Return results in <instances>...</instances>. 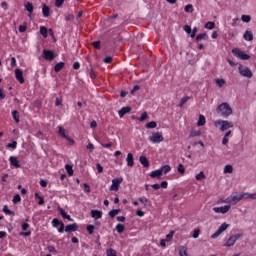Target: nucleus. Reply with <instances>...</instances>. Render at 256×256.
Here are the masks:
<instances>
[{
    "mask_svg": "<svg viewBox=\"0 0 256 256\" xmlns=\"http://www.w3.org/2000/svg\"><path fill=\"white\" fill-rule=\"evenodd\" d=\"M216 112L220 113L222 117H229V115H233V109L227 102L218 105Z\"/></svg>",
    "mask_w": 256,
    "mask_h": 256,
    "instance_id": "f257e3e1",
    "label": "nucleus"
},
{
    "mask_svg": "<svg viewBox=\"0 0 256 256\" xmlns=\"http://www.w3.org/2000/svg\"><path fill=\"white\" fill-rule=\"evenodd\" d=\"M232 53L235 57H237L238 59H241V61H249V59H251V56L249 54L243 52L239 48L232 49Z\"/></svg>",
    "mask_w": 256,
    "mask_h": 256,
    "instance_id": "f03ea898",
    "label": "nucleus"
},
{
    "mask_svg": "<svg viewBox=\"0 0 256 256\" xmlns=\"http://www.w3.org/2000/svg\"><path fill=\"white\" fill-rule=\"evenodd\" d=\"M215 127H220L222 132L227 131V129H231V127H233V122L227 120H217L215 122Z\"/></svg>",
    "mask_w": 256,
    "mask_h": 256,
    "instance_id": "7ed1b4c3",
    "label": "nucleus"
},
{
    "mask_svg": "<svg viewBox=\"0 0 256 256\" xmlns=\"http://www.w3.org/2000/svg\"><path fill=\"white\" fill-rule=\"evenodd\" d=\"M242 237H243V233H238L230 236L226 241V243L224 244V247H233V245H235L238 239H242Z\"/></svg>",
    "mask_w": 256,
    "mask_h": 256,
    "instance_id": "20e7f679",
    "label": "nucleus"
},
{
    "mask_svg": "<svg viewBox=\"0 0 256 256\" xmlns=\"http://www.w3.org/2000/svg\"><path fill=\"white\" fill-rule=\"evenodd\" d=\"M238 71L240 75H242V77H247L248 79H251V77H253V72H251V69H249V67L240 64L238 67Z\"/></svg>",
    "mask_w": 256,
    "mask_h": 256,
    "instance_id": "39448f33",
    "label": "nucleus"
},
{
    "mask_svg": "<svg viewBox=\"0 0 256 256\" xmlns=\"http://www.w3.org/2000/svg\"><path fill=\"white\" fill-rule=\"evenodd\" d=\"M243 198H242V195L239 194V195H236V196H229L226 198V203L230 204V205H237V203H239V201H242Z\"/></svg>",
    "mask_w": 256,
    "mask_h": 256,
    "instance_id": "423d86ee",
    "label": "nucleus"
},
{
    "mask_svg": "<svg viewBox=\"0 0 256 256\" xmlns=\"http://www.w3.org/2000/svg\"><path fill=\"white\" fill-rule=\"evenodd\" d=\"M227 229H229V224L227 223H223L218 230L211 235V239H217V237H219V235H221V233H224V231H227Z\"/></svg>",
    "mask_w": 256,
    "mask_h": 256,
    "instance_id": "0eeeda50",
    "label": "nucleus"
},
{
    "mask_svg": "<svg viewBox=\"0 0 256 256\" xmlns=\"http://www.w3.org/2000/svg\"><path fill=\"white\" fill-rule=\"evenodd\" d=\"M163 133L162 132H154L150 136V141L152 143H161L163 141Z\"/></svg>",
    "mask_w": 256,
    "mask_h": 256,
    "instance_id": "6e6552de",
    "label": "nucleus"
},
{
    "mask_svg": "<svg viewBox=\"0 0 256 256\" xmlns=\"http://www.w3.org/2000/svg\"><path fill=\"white\" fill-rule=\"evenodd\" d=\"M212 210L214 213H221L222 215H225V213H229V211H231V205L214 207Z\"/></svg>",
    "mask_w": 256,
    "mask_h": 256,
    "instance_id": "1a4fd4ad",
    "label": "nucleus"
},
{
    "mask_svg": "<svg viewBox=\"0 0 256 256\" xmlns=\"http://www.w3.org/2000/svg\"><path fill=\"white\" fill-rule=\"evenodd\" d=\"M123 183V177L115 178L112 180L110 191H119V185Z\"/></svg>",
    "mask_w": 256,
    "mask_h": 256,
    "instance_id": "9d476101",
    "label": "nucleus"
},
{
    "mask_svg": "<svg viewBox=\"0 0 256 256\" xmlns=\"http://www.w3.org/2000/svg\"><path fill=\"white\" fill-rule=\"evenodd\" d=\"M42 57L46 59V61H53L55 59V52L52 50H43Z\"/></svg>",
    "mask_w": 256,
    "mask_h": 256,
    "instance_id": "9b49d317",
    "label": "nucleus"
},
{
    "mask_svg": "<svg viewBox=\"0 0 256 256\" xmlns=\"http://www.w3.org/2000/svg\"><path fill=\"white\" fill-rule=\"evenodd\" d=\"M58 129V135H60V137H64V139H67V141H69L71 145L75 143L73 139H71L67 134H65V128H63V126H59Z\"/></svg>",
    "mask_w": 256,
    "mask_h": 256,
    "instance_id": "f8f14e48",
    "label": "nucleus"
},
{
    "mask_svg": "<svg viewBox=\"0 0 256 256\" xmlns=\"http://www.w3.org/2000/svg\"><path fill=\"white\" fill-rule=\"evenodd\" d=\"M75 231H79V226L77 225V223H73L65 226L66 233H74Z\"/></svg>",
    "mask_w": 256,
    "mask_h": 256,
    "instance_id": "ddd939ff",
    "label": "nucleus"
},
{
    "mask_svg": "<svg viewBox=\"0 0 256 256\" xmlns=\"http://www.w3.org/2000/svg\"><path fill=\"white\" fill-rule=\"evenodd\" d=\"M15 77L20 84L25 83V78L23 77V71H21L20 69L15 70Z\"/></svg>",
    "mask_w": 256,
    "mask_h": 256,
    "instance_id": "4468645a",
    "label": "nucleus"
},
{
    "mask_svg": "<svg viewBox=\"0 0 256 256\" xmlns=\"http://www.w3.org/2000/svg\"><path fill=\"white\" fill-rule=\"evenodd\" d=\"M9 161H10V165H12V167H15L16 169H19L21 167L19 160L15 156H10Z\"/></svg>",
    "mask_w": 256,
    "mask_h": 256,
    "instance_id": "2eb2a0df",
    "label": "nucleus"
},
{
    "mask_svg": "<svg viewBox=\"0 0 256 256\" xmlns=\"http://www.w3.org/2000/svg\"><path fill=\"white\" fill-rule=\"evenodd\" d=\"M127 113H131V107L129 106L121 108V110L118 112V115L119 117H125Z\"/></svg>",
    "mask_w": 256,
    "mask_h": 256,
    "instance_id": "dca6fc26",
    "label": "nucleus"
},
{
    "mask_svg": "<svg viewBox=\"0 0 256 256\" xmlns=\"http://www.w3.org/2000/svg\"><path fill=\"white\" fill-rule=\"evenodd\" d=\"M91 217L93 219H101V217H103V212L99 210H91Z\"/></svg>",
    "mask_w": 256,
    "mask_h": 256,
    "instance_id": "f3484780",
    "label": "nucleus"
},
{
    "mask_svg": "<svg viewBox=\"0 0 256 256\" xmlns=\"http://www.w3.org/2000/svg\"><path fill=\"white\" fill-rule=\"evenodd\" d=\"M241 195H242V199H252V201H255L256 193L244 192Z\"/></svg>",
    "mask_w": 256,
    "mask_h": 256,
    "instance_id": "a211bd4d",
    "label": "nucleus"
},
{
    "mask_svg": "<svg viewBox=\"0 0 256 256\" xmlns=\"http://www.w3.org/2000/svg\"><path fill=\"white\" fill-rule=\"evenodd\" d=\"M139 161H140L141 165H143V167H145V169H149V160L147 159V157L140 156Z\"/></svg>",
    "mask_w": 256,
    "mask_h": 256,
    "instance_id": "6ab92c4d",
    "label": "nucleus"
},
{
    "mask_svg": "<svg viewBox=\"0 0 256 256\" xmlns=\"http://www.w3.org/2000/svg\"><path fill=\"white\" fill-rule=\"evenodd\" d=\"M126 163L128 167H133L135 165V161L133 160V155L131 153H128Z\"/></svg>",
    "mask_w": 256,
    "mask_h": 256,
    "instance_id": "aec40b11",
    "label": "nucleus"
},
{
    "mask_svg": "<svg viewBox=\"0 0 256 256\" xmlns=\"http://www.w3.org/2000/svg\"><path fill=\"white\" fill-rule=\"evenodd\" d=\"M207 39H209V35H207L206 32L198 34L196 36V41H207Z\"/></svg>",
    "mask_w": 256,
    "mask_h": 256,
    "instance_id": "412c9836",
    "label": "nucleus"
},
{
    "mask_svg": "<svg viewBox=\"0 0 256 256\" xmlns=\"http://www.w3.org/2000/svg\"><path fill=\"white\" fill-rule=\"evenodd\" d=\"M119 213H121V209H113V210L109 211L108 215H109V217H111V219H115V217H117V215H119Z\"/></svg>",
    "mask_w": 256,
    "mask_h": 256,
    "instance_id": "4be33fe9",
    "label": "nucleus"
},
{
    "mask_svg": "<svg viewBox=\"0 0 256 256\" xmlns=\"http://www.w3.org/2000/svg\"><path fill=\"white\" fill-rule=\"evenodd\" d=\"M50 11L51 9L49 8V6L44 4L42 8L43 17H49Z\"/></svg>",
    "mask_w": 256,
    "mask_h": 256,
    "instance_id": "5701e85b",
    "label": "nucleus"
},
{
    "mask_svg": "<svg viewBox=\"0 0 256 256\" xmlns=\"http://www.w3.org/2000/svg\"><path fill=\"white\" fill-rule=\"evenodd\" d=\"M25 9H26V11H28L29 15H31L33 13V9H35V7L33 6V3L27 2L25 4Z\"/></svg>",
    "mask_w": 256,
    "mask_h": 256,
    "instance_id": "b1692460",
    "label": "nucleus"
},
{
    "mask_svg": "<svg viewBox=\"0 0 256 256\" xmlns=\"http://www.w3.org/2000/svg\"><path fill=\"white\" fill-rule=\"evenodd\" d=\"M245 41H253V33L249 32V30H247L244 35H243Z\"/></svg>",
    "mask_w": 256,
    "mask_h": 256,
    "instance_id": "393cba45",
    "label": "nucleus"
},
{
    "mask_svg": "<svg viewBox=\"0 0 256 256\" xmlns=\"http://www.w3.org/2000/svg\"><path fill=\"white\" fill-rule=\"evenodd\" d=\"M35 198L38 199V205H45V198L41 195H39V193H35Z\"/></svg>",
    "mask_w": 256,
    "mask_h": 256,
    "instance_id": "a878e982",
    "label": "nucleus"
},
{
    "mask_svg": "<svg viewBox=\"0 0 256 256\" xmlns=\"http://www.w3.org/2000/svg\"><path fill=\"white\" fill-rule=\"evenodd\" d=\"M178 251L180 256H189L187 255V247L185 246H179Z\"/></svg>",
    "mask_w": 256,
    "mask_h": 256,
    "instance_id": "bb28decb",
    "label": "nucleus"
},
{
    "mask_svg": "<svg viewBox=\"0 0 256 256\" xmlns=\"http://www.w3.org/2000/svg\"><path fill=\"white\" fill-rule=\"evenodd\" d=\"M160 171H161L162 175H165V174L169 173V171H171V166L164 165L160 168Z\"/></svg>",
    "mask_w": 256,
    "mask_h": 256,
    "instance_id": "cd10ccee",
    "label": "nucleus"
},
{
    "mask_svg": "<svg viewBox=\"0 0 256 256\" xmlns=\"http://www.w3.org/2000/svg\"><path fill=\"white\" fill-rule=\"evenodd\" d=\"M63 67H65V62H59L58 64L55 65L54 71L56 73H59V71H61V69H63Z\"/></svg>",
    "mask_w": 256,
    "mask_h": 256,
    "instance_id": "c85d7f7f",
    "label": "nucleus"
},
{
    "mask_svg": "<svg viewBox=\"0 0 256 256\" xmlns=\"http://www.w3.org/2000/svg\"><path fill=\"white\" fill-rule=\"evenodd\" d=\"M161 175H163L161 173V170L158 169V170H155V171H152L151 174H150V177H152V179H155V177H161Z\"/></svg>",
    "mask_w": 256,
    "mask_h": 256,
    "instance_id": "c756f323",
    "label": "nucleus"
},
{
    "mask_svg": "<svg viewBox=\"0 0 256 256\" xmlns=\"http://www.w3.org/2000/svg\"><path fill=\"white\" fill-rule=\"evenodd\" d=\"M3 212L6 215H11L12 217H15V213L13 211L9 210V207L7 205H4Z\"/></svg>",
    "mask_w": 256,
    "mask_h": 256,
    "instance_id": "7c9ffc66",
    "label": "nucleus"
},
{
    "mask_svg": "<svg viewBox=\"0 0 256 256\" xmlns=\"http://www.w3.org/2000/svg\"><path fill=\"white\" fill-rule=\"evenodd\" d=\"M40 33H41L42 37L47 38V34L49 33V30H47V27L41 26Z\"/></svg>",
    "mask_w": 256,
    "mask_h": 256,
    "instance_id": "2f4dec72",
    "label": "nucleus"
},
{
    "mask_svg": "<svg viewBox=\"0 0 256 256\" xmlns=\"http://www.w3.org/2000/svg\"><path fill=\"white\" fill-rule=\"evenodd\" d=\"M206 121H205V116L200 115L199 116V120L197 122V126L198 127H203V125H205Z\"/></svg>",
    "mask_w": 256,
    "mask_h": 256,
    "instance_id": "473e14b6",
    "label": "nucleus"
},
{
    "mask_svg": "<svg viewBox=\"0 0 256 256\" xmlns=\"http://www.w3.org/2000/svg\"><path fill=\"white\" fill-rule=\"evenodd\" d=\"M145 127H146V129H155V127H157V122H155V121L148 122L145 125Z\"/></svg>",
    "mask_w": 256,
    "mask_h": 256,
    "instance_id": "72a5a7b5",
    "label": "nucleus"
},
{
    "mask_svg": "<svg viewBox=\"0 0 256 256\" xmlns=\"http://www.w3.org/2000/svg\"><path fill=\"white\" fill-rule=\"evenodd\" d=\"M190 137H201V130H191Z\"/></svg>",
    "mask_w": 256,
    "mask_h": 256,
    "instance_id": "f704fd0d",
    "label": "nucleus"
},
{
    "mask_svg": "<svg viewBox=\"0 0 256 256\" xmlns=\"http://www.w3.org/2000/svg\"><path fill=\"white\" fill-rule=\"evenodd\" d=\"M65 169H66L68 175H69L70 177H72V175H73V166H72V165H69V164H66V165H65Z\"/></svg>",
    "mask_w": 256,
    "mask_h": 256,
    "instance_id": "c9c22d12",
    "label": "nucleus"
},
{
    "mask_svg": "<svg viewBox=\"0 0 256 256\" xmlns=\"http://www.w3.org/2000/svg\"><path fill=\"white\" fill-rule=\"evenodd\" d=\"M12 117L16 123H19V112L17 110L12 111Z\"/></svg>",
    "mask_w": 256,
    "mask_h": 256,
    "instance_id": "e433bc0d",
    "label": "nucleus"
},
{
    "mask_svg": "<svg viewBox=\"0 0 256 256\" xmlns=\"http://www.w3.org/2000/svg\"><path fill=\"white\" fill-rule=\"evenodd\" d=\"M189 99H191V97H189V96H185V97L181 98L179 107H183V105L185 103H187V101H189Z\"/></svg>",
    "mask_w": 256,
    "mask_h": 256,
    "instance_id": "4c0bfd02",
    "label": "nucleus"
},
{
    "mask_svg": "<svg viewBox=\"0 0 256 256\" xmlns=\"http://www.w3.org/2000/svg\"><path fill=\"white\" fill-rule=\"evenodd\" d=\"M241 19L243 23H250L251 22V16L250 15H242Z\"/></svg>",
    "mask_w": 256,
    "mask_h": 256,
    "instance_id": "58836bf2",
    "label": "nucleus"
},
{
    "mask_svg": "<svg viewBox=\"0 0 256 256\" xmlns=\"http://www.w3.org/2000/svg\"><path fill=\"white\" fill-rule=\"evenodd\" d=\"M177 171L180 173V175H185V166H183V164H179Z\"/></svg>",
    "mask_w": 256,
    "mask_h": 256,
    "instance_id": "ea45409f",
    "label": "nucleus"
},
{
    "mask_svg": "<svg viewBox=\"0 0 256 256\" xmlns=\"http://www.w3.org/2000/svg\"><path fill=\"white\" fill-rule=\"evenodd\" d=\"M116 231L118 233H123V231H125V225H123V224L116 225Z\"/></svg>",
    "mask_w": 256,
    "mask_h": 256,
    "instance_id": "a19ab883",
    "label": "nucleus"
},
{
    "mask_svg": "<svg viewBox=\"0 0 256 256\" xmlns=\"http://www.w3.org/2000/svg\"><path fill=\"white\" fill-rule=\"evenodd\" d=\"M61 224H63V222L59 221V219H57V218H54V219L52 220V225H53V227H55V228L59 227V225H61Z\"/></svg>",
    "mask_w": 256,
    "mask_h": 256,
    "instance_id": "79ce46f5",
    "label": "nucleus"
},
{
    "mask_svg": "<svg viewBox=\"0 0 256 256\" xmlns=\"http://www.w3.org/2000/svg\"><path fill=\"white\" fill-rule=\"evenodd\" d=\"M224 173L227 174V173H233V166L231 165H226L224 167Z\"/></svg>",
    "mask_w": 256,
    "mask_h": 256,
    "instance_id": "37998d69",
    "label": "nucleus"
},
{
    "mask_svg": "<svg viewBox=\"0 0 256 256\" xmlns=\"http://www.w3.org/2000/svg\"><path fill=\"white\" fill-rule=\"evenodd\" d=\"M205 173L204 172H200L199 174L196 175V180L197 181H203V179H205Z\"/></svg>",
    "mask_w": 256,
    "mask_h": 256,
    "instance_id": "c03bdc74",
    "label": "nucleus"
},
{
    "mask_svg": "<svg viewBox=\"0 0 256 256\" xmlns=\"http://www.w3.org/2000/svg\"><path fill=\"white\" fill-rule=\"evenodd\" d=\"M184 11L186 13H193V6L191 4L186 5Z\"/></svg>",
    "mask_w": 256,
    "mask_h": 256,
    "instance_id": "a18cd8bd",
    "label": "nucleus"
},
{
    "mask_svg": "<svg viewBox=\"0 0 256 256\" xmlns=\"http://www.w3.org/2000/svg\"><path fill=\"white\" fill-rule=\"evenodd\" d=\"M13 203L14 205H17V203H19V201H21V195L19 194H16L14 197H13Z\"/></svg>",
    "mask_w": 256,
    "mask_h": 256,
    "instance_id": "49530a36",
    "label": "nucleus"
},
{
    "mask_svg": "<svg viewBox=\"0 0 256 256\" xmlns=\"http://www.w3.org/2000/svg\"><path fill=\"white\" fill-rule=\"evenodd\" d=\"M215 82L218 87H223V85H225V79H216Z\"/></svg>",
    "mask_w": 256,
    "mask_h": 256,
    "instance_id": "de8ad7c7",
    "label": "nucleus"
},
{
    "mask_svg": "<svg viewBox=\"0 0 256 256\" xmlns=\"http://www.w3.org/2000/svg\"><path fill=\"white\" fill-rule=\"evenodd\" d=\"M92 46L94 49H101V41L92 42Z\"/></svg>",
    "mask_w": 256,
    "mask_h": 256,
    "instance_id": "09e8293b",
    "label": "nucleus"
},
{
    "mask_svg": "<svg viewBox=\"0 0 256 256\" xmlns=\"http://www.w3.org/2000/svg\"><path fill=\"white\" fill-rule=\"evenodd\" d=\"M215 27V22H207L205 25L206 29L212 30Z\"/></svg>",
    "mask_w": 256,
    "mask_h": 256,
    "instance_id": "8fccbe9b",
    "label": "nucleus"
},
{
    "mask_svg": "<svg viewBox=\"0 0 256 256\" xmlns=\"http://www.w3.org/2000/svg\"><path fill=\"white\" fill-rule=\"evenodd\" d=\"M8 149H17V141H13L7 145Z\"/></svg>",
    "mask_w": 256,
    "mask_h": 256,
    "instance_id": "3c124183",
    "label": "nucleus"
},
{
    "mask_svg": "<svg viewBox=\"0 0 256 256\" xmlns=\"http://www.w3.org/2000/svg\"><path fill=\"white\" fill-rule=\"evenodd\" d=\"M107 256H117V251H115L113 249H108Z\"/></svg>",
    "mask_w": 256,
    "mask_h": 256,
    "instance_id": "603ef678",
    "label": "nucleus"
},
{
    "mask_svg": "<svg viewBox=\"0 0 256 256\" xmlns=\"http://www.w3.org/2000/svg\"><path fill=\"white\" fill-rule=\"evenodd\" d=\"M200 233H201V230L195 229V230H194V233H193V239H198Z\"/></svg>",
    "mask_w": 256,
    "mask_h": 256,
    "instance_id": "864d4df0",
    "label": "nucleus"
},
{
    "mask_svg": "<svg viewBox=\"0 0 256 256\" xmlns=\"http://www.w3.org/2000/svg\"><path fill=\"white\" fill-rule=\"evenodd\" d=\"M95 229L94 225H88L87 226V231L89 233V235H93V230Z\"/></svg>",
    "mask_w": 256,
    "mask_h": 256,
    "instance_id": "5fc2aeb1",
    "label": "nucleus"
},
{
    "mask_svg": "<svg viewBox=\"0 0 256 256\" xmlns=\"http://www.w3.org/2000/svg\"><path fill=\"white\" fill-rule=\"evenodd\" d=\"M173 235H175V231H170V233L166 235V240L171 241V239H173Z\"/></svg>",
    "mask_w": 256,
    "mask_h": 256,
    "instance_id": "6e6d98bb",
    "label": "nucleus"
},
{
    "mask_svg": "<svg viewBox=\"0 0 256 256\" xmlns=\"http://www.w3.org/2000/svg\"><path fill=\"white\" fill-rule=\"evenodd\" d=\"M58 211L61 215V217H63V219L65 218V216L67 215V213L65 212V210L61 207H58Z\"/></svg>",
    "mask_w": 256,
    "mask_h": 256,
    "instance_id": "4d7b16f0",
    "label": "nucleus"
},
{
    "mask_svg": "<svg viewBox=\"0 0 256 256\" xmlns=\"http://www.w3.org/2000/svg\"><path fill=\"white\" fill-rule=\"evenodd\" d=\"M148 117L149 115L147 114V112H144L139 118V121H145L146 119H148Z\"/></svg>",
    "mask_w": 256,
    "mask_h": 256,
    "instance_id": "13d9d810",
    "label": "nucleus"
},
{
    "mask_svg": "<svg viewBox=\"0 0 256 256\" xmlns=\"http://www.w3.org/2000/svg\"><path fill=\"white\" fill-rule=\"evenodd\" d=\"M18 29L20 33H25L27 31V25H20Z\"/></svg>",
    "mask_w": 256,
    "mask_h": 256,
    "instance_id": "bf43d9fd",
    "label": "nucleus"
},
{
    "mask_svg": "<svg viewBox=\"0 0 256 256\" xmlns=\"http://www.w3.org/2000/svg\"><path fill=\"white\" fill-rule=\"evenodd\" d=\"M139 89H141V87H139V85H135L130 92L131 95H135V92L139 91Z\"/></svg>",
    "mask_w": 256,
    "mask_h": 256,
    "instance_id": "052dcab7",
    "label": "nucleus"
},
{
    "mask_svg": "<svg viewBox=\"0 0 256 256\" xmlns=\"http://www.w3.org/2000/svg\"><path fill=\"white\" fill-rule=\"evenodd\" d=\"M89 75L91 79H95V77H97V74H95V70L93 68L90 69Z\"/></svg>",
    "mask_w": 256,
    "mask_h": 256,
    "instance_id": "680f3d73",
    "label": "nucleus"
},
{
    "mask_svg": "<svg viewBox=\"0 0 256 256\" xmlns=\"http://www.w3.org/2000/svg\"><path fill=\"white\" fill-rule=\"evenodd\" d=\"M47 249H48L49 253L57 254V250L54 248V246H48Z\"/></svg>",
    "mask_w": 256,
    "mask_h": 256,
    "instance_id": "e2e57ef3",
    "label": "nucleus"
},
{
    "mask_svg": "<svg viewBox=\"0 0 256 256\" xmlns=\"http://www.w3.org/2000/svg\"><path fill=\"white\" fill-rule=\"evenodd\" d=\"M63 3H65V0H56L55 1V6L56 7H61V5H63Z\"/></svg>",
    "mask_w": 256,
    "mask_h": 256,
    "instance_id": "0e129e2a",
    "label": "nucleus"
},
{
    "mask_svg": "<svg viewBox=\"0 0 256 256\" xmlns=\"http://www.w3.org/2000/svg\"><path fill=\"white\" fill-rule=\"evenodd\" d=\"M184 31H185L188 35L191 34V26L185 25V26H184Z\"/></svg>",
    "mask_w": 256,
    "mask_h": 256,
    "instance_id": "69168bd1",
    "label": "nucleus"
},
{
    "mask_svg": "<svg viewBox=\"0 0 256 256\" xmlns=\"http://www.w3.org/2000/svg\"><path fill=\"white\" fill-rule=\"evenodd\" d=\"M96 168H97V171L98 173H101L103 171V166H101V164H96Z\"/></svg>",
    "mask_w": 256,
    "mask_h": 256,
    "instance_id": "338daca9",
    "label": "nucleus"
},
{
    "mask_svg": "<svg viewBox=\"0 0 256 256\" xmlns=\"http://www.w3.org/2000/svg\"><path fill=\"white\" fill-rule=\"evenodd\" d=\"M40 185L41 187H47V180H44V179L40 180Z\"/></svg>",
    "mask_w": 256,
    "mask_h": 256,
    "instance_id": "774afa93",
    "label": "nucleus"
}]
</instances>
